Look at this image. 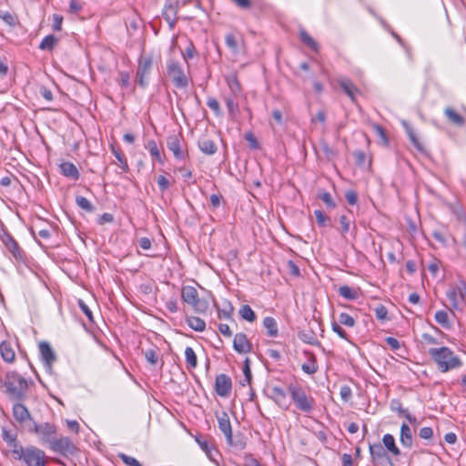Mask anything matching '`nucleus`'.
<instances>
[{
	"instance_id": "f257e3e1",
	"label": "nucleus",
	"mask_w": 466,
	"mask_h": 466,
	"mask_svg": "<svg viewBox=\"0 0 466 466\" xmlns=\"http://www.w3.org/2000/svg\"><path fill=\"white\" fill-rule=\"evenodd\" d=\"M428 352L441 372H447L462 365L460 358L448 347L431 348Z\"/></svg>"
},
{
	"instance_id": "f03ea898",
	"label": "nucleus",
	"mask_w": 466,
	"mask_h": 466,
	"mask_svg": "<svg viewBox=\"0 0 466 466\" xmlns=\"http://www.w3.org/2000/svg\"><path fill=\"white\" fill-rule=\"evenodd\" d=\"M4 385L12 399L23 400L25 398L28 385L25 378L17 372L7 373Z\"/></svg>"
},
{
	"instance_id": "7ed1b4c3",
	"label": "nucleus",
	"mask_w": 466,
	"mask_h": 466,
	"mask_svg": "<svg viewBox=\"0 0 466 466\" xmlns=\"http://www.w3.org/2000/svg\"><path fill=\"white\" fill-rule=\"evenodd\" d=\"M182 300L190 305L195 312L205 313L208 309V301L198 297L197 289L193 286H184L181 289Z\"/></svg>"
},
{
	"instance_id": "20e7f679",
	"label": "nucleus",
	"mask_w": 466,
	"mask_h": 466,
	"mask_svg": "<svg viewBox=\"0 0 466 466\" xmlns=\"http://www.w3.org/2000/svg\"><path fill=\"white\" fill-rule=\"evenodd\" d=\"M289 390L296 407L303 412H311L314 408V399L307 395L301 386L290 384Z\"/></svg>"
},
{
	"instance_id": "39448f33",
	"label": "nucleus",
	"mask_w": 466,
	"mask_h": 466,
	"mask_svg": "<svg viewBox=\"0 0 466 466\" xmlns=\"http://www.w3.org/2000/svg\"><path fill=\"white\" fill-rule=\"evenodd\" d=\"M153 66V59L150 56H141L136 71L137 83L142 88H146L149 83V76Z\"/></svg>"
},
{
	"instance_id": "423d86ee",
	"label": "nucleus",
	"mask_w": 466,
	"mask_h": 466,
	"mask_svg": "<svg viewBox=\"0 0 466 466\" xmlns=\"http://www.w3.org/2000/svg\"><path fill=\"white\" fill-rule=\"evenodd\" d=\"M38 435L42 444L51 445L56 435V426L55 424L45 422L38 424L33 420V429L31 430Z\"/></svg>"
},
{
	"instance_id": "0eeeda50",
	"label": "nucleus",
	"mask_w": 466,
	"mask_h": 466,
	"mask_svg": "<svg viewBox=\"0 0 466 466\" xmlns=\"http://www.w3.org/2000/svg\"><path fill=\"white\" fill-rule=\"evenodd\" d=\"M167 71L176 87L186 88L187 86V77L177 61H168Z\"/></svg>"
},
{
	"instance_id": "6e6552de",
	"label": "nucleus",
	"mask_w": 466,
	"mask_h": 466,
	"mask_svg": "<svg viewBox=\"0 0 466 466\" xmlns=\"http://www.w3.org/2000/svg\"><path fill=\"white\" fill-rule=\"evenodd\" d=\"M446 296L451 303V310L460 308V301L466 299V282L460 280L455 286H451L446 291Z\"/></svg>"
},
{
	"instance_id": "1a4fd4ad",
	"label": "nucleus",
	"mask_w": 466,
	"mask_h": 466,
	"mask_svg": "<svg viewBox=\"0 0 466 466\" xmlns=\"http://www.w3.org/2000/svg\"><path fill=\"white\" fill-rule=\"evenodd\" d=\"M49 448L63 456L73 455L76 451V447L69 437L56 438Z\"/></svg>"
},
{
	"instance_id": "9d476101",
	"label": "nucleus",
	"mask_w": 466,
	"mask_h": 466,
	"mask_svg": "<svg viewBox=\"0 0 466 466\" xmlns=\"http://www.w3.org/2000/svg\"><path fill=\"white\" fill-rule=\"evenodd\" d=\"M0 239L5 247L8 249V251L12 254L14 258L16 260L24 259V251L7 230H3V232L0 234Z\"/></svg>"
},
{
	"instance_id": "9b49d317",
	"label": "nucleus",
	"mask_w": 466,
	"mask_h": 466,
	"mask_svg": "<svg viewBox=\"0 0 466 466\" xmlns=\"http://www.w3.org/2000/svg\"><path fill=\"white\" fill-rule=\"evenodd\" d=\"M45 457V452L42 450L35 446H30L25 448V452L22 460L27 466H46Z\"/></svg>"
},
{
	"instance_id": "f8f14e48",
	"label": "nucleus",
	"mask_w": 466,
	"mask_h": 466,
	"mask_svg": "<svg viewBox=\"0 0 466 466\" xmlns=\"http://www.w3.org/2000/svg\"><path fill=\"white\" fill-rule=\"evenodd\" d=\"M39 353L41 360L46 369V370H51L54 362L56 360V356L51 348L50 344L46 341H41L38 344Z\"/></svg>"
},
{
	"instance_id": "ddd939ff",
	"label": "nucleus",
	"mask_w": 466,
	"mask_h": 466,
	"mask_svg": "<svg viewBox=\"0 0 466 466\" xmlns=\"http://www.w3.org/2000/svg\"><path fill=\"white\" fill-rule=\"evenodd\" d=\"M178 3L177 0H167L162 11L164 19L167 22L170 29H173L177 21Z\"/></svg>"
},
{
	"instance_id": "4468645a",
	"label": "nucleus",
	"mask_w": 466,
	"mask_h": 466,
	"mask_svg": "<svg viewBox=\"0 0 466 466\" xmlns=\"http://www.w3.org/2000/svg\"><path fill=\"white\" fill-rule=\"evenodd\" d=\"M232 389V381L229 376L221 373L216 377L215 390L220 397H228Z\"/></svg>"
},
{
	"instance_id": "2eb2a0df",
	"label": "nucleus",
	"mask_w": 466,
	"mask_h": 466,
	"mask_svg": "<svg viewBox=\"0 0 466 466\" xmlns=\"http://www.w3.org/2000/svg\"><path fill=\"white\" fill-rule=\"evenodd\" d=\"M233 349L239 354L248 353L252 350V345L248 339L246 334L239 332L234 336Z\"/></svg>"
},
{
	"instance_id": "dca6fc26",
	"label": "nucleus",
	"mask_w": 466,
	"mask_h": 466,
	"mask_svg": "<svg viewBox=\"0 0 466 466\" xmlns=\"http://www.w3.org/2000/svg\"><path fill=\"white\" fill-rule=\"evenodd\" d=\"M369 451L370 455V461L373 463H382L384 459H388L389 453L386 451L383 445L380 442L370 443Z\"/></svg>"
},
{
	"instance_id": "f3484780",
	"label": "nucleus",
	"mask_w": 466,
	"mask_h": 466,
	"mask_svg": "<svg viewBox=\"0 0 466 466\" xmlns=\"http://www.w3.org/2000/svg\"><path fill=\"white\" fill-rule=\"evenodd\" d=\"M218 428L223 432L228 444H232V428L229 417L227 412L222 411L220 415H217Z\"/></svg>"
},
{
	"instance_id": "a211bd4d",
	"label": "nucleus",
	"mask_w": 466,
	"mask_h": 466,
	"mask_svg": "<svg viewBox=\"0 0 466 466\" xmlns=\"http://www.w3.org/2000/svg\"><path fill=\"white\" fill-rule=\"evenodd\" d=\"M338 84L352 102L356 101V95L360 93L357 86L348 77L338 78Z\"/></svg>"
},
{
	"instance_id": "6ab92c4d",
	"label": "nucleus",
	"mask_w": 466,
	"mask_h": 466,
	"mask_svg": "<svg viewBox=\"0 0 466 466\" xmlns=\"http://www.w3.org/2000/svg\"><path fill=\"white\" fill-rule=\"evenodd\" d=\"M167 147L173 153L175 158L182 160L186 154L181 148L180 139L177 135H170L167 138Z\"/></svg>"
},
{
	"instance_id": "aec40b11",
	"label": "nucleus",
	"mask_w": 466,
	"mask_h": 466,
	"mask_svg": "<svg viewBox=\"0 0 466 466\" xmlns=\"http://www.w3.org/2000/svg\"><path fill=\"white\" fill-rule=\"evenodd\" d=\"M13 416L19 423L25 422L26 420H32L31 414L27 408L22 403H15L13 406Z\"/></svg>"
},
{
	"instance_id": "412c9836",
	"label": "nucleus",
	"mask_w": 466,
	"mask_h": 466,
	"mask_svg": "<svg viewBox=\"0 0 466 466\" xmlns=\"http://www.w3.org/2000/svg\"><path fill=\"white\" fill-rule=\"evenodd\" d=\"M400 442L407 449H410L413 444V437L410 427L406 423L402 422L400 431Z\"/></svg>"
},
{
	"instance_id": "4be33fe9",
	"label": "nucleus",
	"mask_w": 466,
	"mask_h": 466,
	"mask_svg": "<svg viewBox=\"0 0 466 466\" xmlns=\"http://www.w3.org/2000/svg\"><path fill=\"white\" fill-rule=\"evenodd\" d=\"M225 43L234 55L240 53V46L244 44L241 36L238 37L233 33H228L225 36Z\"/></svg>"
},
{
	"instance_id": "5701e85b",
	"label": "nucleus",
	"mask_w": 466,
	"mask_h": 466,
	"mask_svg": "<svg viewBox=\"0 0 466 466\" xmlns=\"http://www.w3.org/2000/svg\"><path fill=\"white\" fill-rule=\"evenodd\" d=\"M382 445L386 451L391 453L393 456L400 455V450L396 445L395 438L390 433H386L382 437Z\"/></svg>"
},
{
	"instance_id": "b1692460",
	"label": "nucleus",
	"mask_w": 466,
	"mask_h": 466,
	"mask_svg": "<svg viewBox=\"0 0 466 466\" xmlns=\"http://www.w3.org/2000/svg\"><path fill=\"white\" fill-rule=\"evenodd\" d=\"M0 354L4 361L12 363L15 359V350L11 342L4 340L0 343Z\"/></svg>"
},
{
	"instance_id": "393cba45",
	"label": "nucleus",
	"mask_w": 466,
	"mask_h": 466,
	"mask_svg": "<svg viewBox=\"0 0 466 466\" xmlns=\"http://www.w3.org/2000/svg\"><path fill=\"white\" fill-rule=\"evenodd\" d=\"M60 172L66 177L71 178L73 180H77L79 178V171L76 167L71 162H62L59 165Z\"/></svg>"
},
{
	"instance_id": "a878e982",
	"label": "nucleus",
	"mask_w": 466,
	"mask_h": 466,
	"mask_svg": "<svg viewBox=\"0 0 466 466\" xmlns=\"http://www.w3.org/2000/svg\"><path fill=\"white\" fill-rule=\"evenodd\" d=\"M268 396L275 401L279 407L283 406L286 400L285 390L279 386H272L268 388Z\"/></svg>"
},
{
	"instance_id": "bb28decb",
	"label": "nucleus",
	"mask_w": 466,
	"mask_h": 466,
	"mask_svg": "<svg viewBox=\"0 0 466 466\" xmlns=\"http://www.w3.org/2000/svg\"><path fill=\"white\" fill-rule=\"evenodd\" d=\"M198 147L202 153L208 156H212L218 151L216 143L213 140L206 137L198 140Z\"/></svg>"
},
{
	"instance_id": "cd10ccee",
	"label": "nucleus",
	"mask_w": 466,
	"mask_h": 466,
	"mask_svg": "<svg viewBox=\"0 0 466 466\" xmlns=\"http://www.w3.org/2000/svg\"><path fill=\"white\" fill-rule=\"evenodd\" d=\"M444 115L449 120V122L454 124L457 127H461L465 124L464 117L451 107H446L444 109Z\"/></svg>"
},
{
	"instance_id": "c85d7f7f",
	"label": "nucleus",
	"mask_w": 466,
	"mask_h": 466,
	"mask_svg": "<svg viewBox=\"0 0 466 466\" xmlns=\"http://www.w3.org/2000/svg\"><path fill=\"white\" fill-rule=\"evenodd\" d=\"M299 339L309 345H320L316 333L311 329L300 330L298 334Z\"/></svg>"
},
{
	"instance_id": "c756f323",
	"label": "nucleus",
	"mask_w": 466,
	"mask_h": 466,
	"mask_svg": "<svg viewBox=\"0 0 466 466\" xmlns=\"http://www.w3.org/2000/svg\"><path fill=\"white\" fill-rule=\"evenodd\" d=\"M238 96H233V95L227 96L224 100L228 108V116L231 118H235L239 112L238 103L237 102Z\"/></svg>"
},
{
	"instance_id": "7c9ffc66",
	"label": "nucleus",
	"mask_w": 466,
	"mask_h": 466,
	"mask_svg": "<svg viewBox=\"0 0 466 466\" xmlns=\"http://www.w3.org/2000/svg\"><path fill=\"white\" fill-rule=\"evenodd\" d=\"M263 326L267 329V335L271 338H275L278 336L279 329L278 324L274 318L266 317L263 319Z\"/></svg>"
},
{
	"instance_id": "2f4dec72",
	"label": "nucleus",
	"mask_w": 466,
	"mask_h": 466,
	"mask_svg": "<svg viewBox=\"0 0 466 466\" xmlns=\"http://www.w3.org/2000/svg\"><path fill=\"white\" fill-rule=\"evenodd\" d=\"M305 353L309 355V362L303 363L301 366V370L305 373H307L309 375H312V374L316 373L318 370L317 360L313 353H309L307 351Z\"/></svg>"
},
{
	"instance_id": "473e14b6",
	"label": "nucleus",
	"mask_w": 466,
	"mask_h": 466,
	"mask_svg": "<svg viewBox=\"0 0 466 466\" xmlns=\"http://www.w3.org/2000/svg\"><path fill=\"white\" fill-rule=\"evenodd\" d=\"M186 322L195 331L202 332L206 329V322L198 317H187Z\"/></svg>"
},
{
	"instance_id": "72a5a7b5",
	"label": "nucleus",
	"mask_w": 466,
	"mask_h": 466,
	"mask_svg": "<svg viewBox=\"0 0 466 466\" xmlns=\"http://www.w3.org/2000/svg\"><path fill=\"white\" fill-rule=\"evenodd\" d=\"M147 361L152 366H157L160 362L159 350L157 347L143 350Z\"/></svg>"
},
{
	"instance_id": "f704fd0d",
	"label": "nucleus",
	"mask_w": 466,
	"mask_h": 466,
	"mask_svg": "<svg viewBox=\"0 0 466 466\" xmlns=\"http://www.w3.org/2000/svg\"><path fill=\"white\" fill-rule=\"evenodd\" d=\"M196 441L199 444L200 448L206 452L207 456L211 461H215V456L218 453V450L210 446L208 442L202 438H197Z\"/></svg>"
},
{
	"instance_id": "c9c22d12",
	"label": "nucleus",
	"mask_w": 466,
	"mask_h": 466,
	"mask_svg": "<svg viewBox=\"0 0 466 466\" xmlns=\"http://www.w3.org/2000/svg\"><path fill=\"white\" fill-rule=\"evenodd\" d=\"M227 84L230 89L233 96H239L241 93V86L236 76L227 77Z\"/></svg>"
},
{
	"instance_id": "e433bc0d",
	"label": "nucleus",
	"mask_w": 466,
	"mask_h": 466,
	"mask_svg": "<svg viewBox=\"0 0 466 466\" xmlns=\"http://www.w3.org/2000/svg\"><path fill=\"white\" fill-rule=\"evenodd\" d=\"M239 315L248 322H254L257 319V315L249 305H242L239 309Z\"/></svg>"
},
{
	"instance_id": "4c0bfd02",
	"label": "nucleus",
	"mask_w": 466,
	"mask_h": 466,
	"mask_svg": "<svg viewBox=\"0 0 466 466\" xmlns=\"http://www.w3.org/2000/svg\"><path fill=\"white\" fill-rule=\"evenodd\" d=\"M300 40L314 51H318L319 44L304 29L299 31Z\"/></svg>"
},
{
	"instance_id": "58836bf2",
	"label": "nucleus",
	"mask_w": 466,
	"mask_h": 466,
	"mask_svg": "<svg viewBox=\"0 0 466 466\" xmlns=\"http://www.w3.org/2000/svg\"><path fill=\"white\" fill-rule=\"evenodd\" d=\"M186 362L188 369H195L198 365V358L191 347H187L185 350Z\"/></svg>"
},
{
	"instance_id": "ea45409f",
	"label": "nucleus",
	"mask_w": 466,
	"mask_h": 466,
	"mask_svg": "<svg viewBox=\"0 0 466 466\" xmlns=\"http://www.w3.org/2000/svg\"><path fill=\"white\" fill-rule=\"evenodd\" d=\"M338 293L347 299H350V300H355L358 299V291L357 290H354L353 289H351L350 287L349 286H340L338 289Z\"/></svg>"
},
{
	"instance_id": "a19ab883",
	"label": "nucleus",
	"mask_w": 466,
	"mask_h": 466,
	"mask_svg": "<svg viewBox=\"0 0 466 466\" xmlns=\"http://www.w3.org/2000/svg\"><path fill=\"white\" fill-rule=\"evenodd\" d=\"M435 320L438 324H440L444 329H450L451 328V322L449 320L448 313L444 310H438L435 313Z\"/></svg>"
},
{
	"instance_id": "79ce46f5",
	"label": "nucleus",
	"mask_w": 466,
	"mask_h": 466,
	"mask_svg": "<svg viewBox=\"0 0 466 466\" xmlns=\"http://www.w3.org/2000/svg\"><path fill=\"white\" fill-rule=\"evenodd\" d=\"M57 43V38L56 36H54L53 35H48L46 36H45L40 45H39V48L41 50H52L55 46V45Z\"/></svg>"
},
{
	"instance_id": "37998d69",
	"label": "nucleus",
	"mask_w": 466,
	"mask_h": 466,
	"mask_svg": "<svg viewBox=\"0 0 466 466\" xmlns=\"http://www.w3.org/2000/svg\"><path fill=\"white\" fill-rule=\"evenodd\" d=\"M76 203L77 206L84 209L86 212H93L95 210V207L92 205V203L85 197L82 196H76Z\"/></svg>"
},
{
	"instance_id": "c03bdc74",
	"label": "nucleus",
	"mask_w": 466,
	"mask_h": 466,
	"mask_svg": "<svg viewBox=\"0 0 466 466\" xmlns=\"http://www.w3.org/2000/svg\"><path fill=\"white\" fill-rule=\"evenodd\" d=\"M11 441H14L12 443L9 444L11 447H13L12 452L14 458L15 460H22L25 455V449H24L22 445L17 443L16 437H14V439H12Z\"/></svg>"
},
{
	"instance_id": "a18cd8bd",
	"label": "nucleus",
	"mask_w": 466,
	"mask_h": 466,
	"mask_svg": "<svg viewBox=\"0 0 466 466\" xmlns=\"http://www.w3.org/2000/svg\"><path fill=\"white\" fill-rule=\"evenodd\" d=\"M146 148L148 149L150 155L155 157L157 161L161 162V155L158 149L157 144L155 140L150 139L146 145Z\"/></svg>"
},
{
	"instance_id": "49530a36",
	"label": "nucleus",
	"mask_w": 466,
	"mask_h": 466,
	"mask_svg": "<svg viewBox=\"0 0 466 466\" xmlns=\"http://www.w3.org/2000/svg\"><path fill=\"white\" fill-rule=\"evenodd\" d=\"M318 198L321 199L329 208H336V203L333 200L331 195L324 190H319Z\"/></svg>"
},
{
	"instance_id": "de8ad7c7",
	"label": "nucleus",
	"mask_w": 466,
	"mask_h": 466,
	"mask_svg": "<svg viewBox=\"0 0 466 466\" xmlns=\"http://www.w3.org/2000/svg\"><path fill=\"white\" fill-rule=\"evenodd\" d=\"M390 408L392 411L397 412L399 416H404V414L408 411L407 409L402 407V404L400 400L393 399L390 400Z\"/></svg>"
},
{
	"instance_id": "09e8293b",
	"label": "nucleus",
	"mask_w": 466,
	"mask_h": 466,
	"mask_svg": "<svg viewBox=\"0 0 466 466\" xmlns=\"http://www.w3.org/2000/svg\"><path fill=\"white\" fill-rule=\"evenodd\" d=\"M450 208L456 219L461 223L466 224V215L462 208L459 205H451Z\"/></svg>"
},
{
	"instance_id": "8fccbe9b",
	"label": "nucleus",
	"mask_w": 466,
	"mask_h": 466,
	"mask_svg": "<svg viewBox=\"0 0 466 466\" xmlns=\"http://www.w3.org/2000/svg\"><path fill=\"white\" fill-rule=\"evenodd\" d=\"M338 323L346 327H353L356 321L350 315L342 312L339 315Z\"/></svg>"
},
{
	"instance_id": "3c124183",
	"label": "nucleus",
	"mask_w": 466,
	"mask_h": 466,
	"mask_svg": "<svg viewBox=\"0 0 466 466\" xmlns=\"http://www.w3.org/2000/svg\"><path fill=\"white\" fill-rule=\"evenodd\" d=\"M331 329L332 330L337 333V335L342 339L347 340L348 342L351 343V340L350 339L347 332L341 328L340 324H339L337 321H333L331 323Z\"/></svg>"
},
{
	"instance_id": "603ef678",
	"label": "nucleus",
	"mask_w": 466,
	"mask_h": 466,
	"mask_svg": "<svg viewBox=\"0 0 466 466\" xmlns=\"http://www.w3.org/2000/svg\"><path fill=\"white\" fill-rule=\"evenodd\" d=\"M0 18L10 26H14L16 24L15 16L8 11L0 10Z\"/></svg>"
},
{
	"instance_id": "864d4df0",
	"label": "nucleus",
	"mask_w": 466,
	"mask_h": 466,
	"mask_svg": "<svg viewBox=\"0 0 466 466\" xmlns=\"http://www.w3.org/2000/svg\"><path fill=\"white\" fill-rule=\"evenodd\" d=\"M112 152H113L114 156L116 157V158L118 160V162L120 163L121 168L124 171H127L128 169V165H127V160L126 157L123 155V153L120 150L116 149L115 147H112Z\"/></svg>"
},
{
	"instance_id": "5fc2aeb1",
	"label": "nucleus",
	"mask_w": 466,
	"mask_h": 466,
	"mask_svg": "<svg viewBox=\"0 0 466 466\" xmlns=\"http://www.w3.org/2000/svg\"><path fill=\"white\" fill-rule=\"evenodd\" d=\"M208 106L215 113L216 116H219L222 115V111L218 101L214 97H208L207 101Z\"/></svg>"
},
{
	"instance_id": "6e6d98bb",
	"label": "nucleus",
	"mask_w": 466,
	"mask_h": 466,
	"mask_svg": "<svg viewBox=\"0 0 466 466\" xmlns=\"http://www.w3.org/2000/svg\"><path fill=\"white\" fill-rule=\"evenodd\" d=\"M314 215L316 217L317 223L319 227H327L328 221H329V218L327 217L322 210L317 209L314 211Z\"/></svg>"
},
{
	"instance_id": "4d7b16f0",
	"label": "nucleus",
	"mask_w": 466,
	"mask_h": 466,
	"mask_svg": "<svg viewBox=\"0 0 466 466\" xmlns=\"http://www.w3.org/2000/svg\"><path fill=\"white\" fill-rule=\"evenodd\" d=\"M339 224L341 226V235L344 237L350 231V220L346 215H341Z\"/></svg>"
},
{
	"instance_id": "13d9d810",
	"label": "nucleus",
	"mask_w": 466,
	"mask_h": 466,
	"mask_svg": "<svg viewBox=\"0 0 466 466\" xmlns=\"http://www.w3.org/2000/svg\"><path fill=\"white\" fill-rule=\"evenodd\" d=\"M243 373H244V376H245V380L242 382V385L244 386L245 382H247L248 384H250L251 383L252 375H251V370H250V367H249V360L248 359H246L245 361H244Z\"/></svg>"
},
{
	"instance_id": "bf43d9fd",
	"label": "nucleus",
	"mask_w": 466,
	"mask_h": 466,
	"mask_svg": "<svg viewBox=\"0 0 466 466\" xmlns=\"http://www.w3.org/2000/svg\"><path fill=\"white\" fill-rule=\"evenodd\" d=\"M245 139L248 141V146L251 149L259 148V143L258 142L256 137L252 132H247L244 136Z\"/></svg>"
},
{
	"instance_id": "052dcab7",
	"label": "nucleus",
	"mask_w": 466,
	"mask_h": 466,
	"mask_svg": "<svg viewBox=\"0 0 466 466\" xmlns=\"http://www.w3.org/2000/svg\"><path fill=\"white\" fill-rule=\"evenodd\" d=\"M119 457L123 461V462L127 466H142L141 463L134 457L128 456L127 454H120Z\"/></svg>"
},
{
	"instance_id": "680f3d73",
	"label": "nucleus",
	"mask_w": 466,
	"mask_h": 466,
	"mask_svg": "<svg viewBox=\"0 0 466 466\" xmlns=\"http://www.w3.org/2000/svg\"><path fill=\"white\" fill-rule=\"evenodd\" d=\"M233 307L230 303L228 304L227 307H225L224 309H218V317L219 318H225V319H231V315L233 313Z\"/></svg>"
},
{
	"instance_id": "e2e57ef3",
	"label": "nucleus",
	"mask_w": 466,
	"mask_h": 466,
	"mask_svg": "<svg viewBox=\"0 0 466 466\" xmlns=\"http://www.w3.org/2000/svg\"><path fill=\"white\" fill-rule=\"evenodd\" d=\"M339 395L344 401H348L352 396L350 387L348 385L341 386L339 390Z\"/></svg>"
},
{
	"instance_id": "0e129e2a",
	"label": "nucleus",
	"mask_w": 466,
	"mask_h": 466,
	"mask_svg": "<svg viewBox=\"0 0 466 466\" xmlns=\"http://www.w3.org/2000/svg\"><path fill=\"white\" fill-rule=\"evenodd\" d=\"M388 310L385 306L380 305L375 309V316L380 320L387 319Z\"/></svg>"
},
{
	"instance_id": "69168bd1",
	"label": "nucleus",
	"mask_w": 466,
	"mask_h": 466,
	"mask_svg": "<svg viewBox=\"0 0 466 466\" xmlns=\"http://www.w3.org/2000/svg\"><path fill=\"white\" fill-rule=\"evenodd\" d=\"M355 162L359 166H363L366 162V154L362 150H356L353 153Z\"/></svg>"
},
{
	"instance_id": "338daca9",
	"label": "nucleus",
	"mask_w": 466,
	"mask_h": 466,
	"mask_svg": "<svg viewBox=\"0 0 466 466\" xmlns=\"http://www.w3.org/2000/svg\"><path fill=\"white\" fill-rule=\"evenodd\" d=\"M345 199L350 205H356L358 202V196L354 190H348L345 192Z\"/></svg>"
},
{
	"instance_id": "774afa93",
	"label": "nucleus",
	"mask_w": 466,
	"mask_h": 466,
	"mask_svg": "<svg viewBox=\"0 0 466 466\" xmlns=\"http://www.w3.org/2000/svg\"><path fill=\"white\" fill-rule=\"evenodd\" d=\"M419 436L424 440H431L433 437V430L431 427H423L420 430Z\"/></svg>"
}]
</instances>
